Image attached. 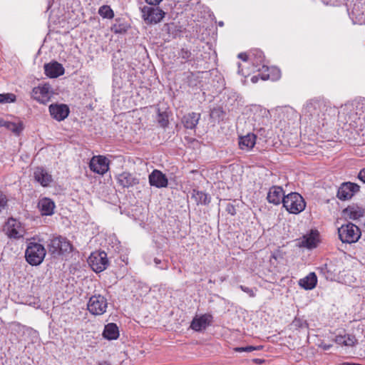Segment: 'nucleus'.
<instances>
[{
  "label": "nucleus",
  "instance_id": "nucleus-1",
  "mask_svg": "<svg viewBox=\"0 0 365 365\" xmlns=\"http://www.w3.org/2000/svg\"><path fill=\"white\" fill-rule=\"evenodd\" d=\"M354 105L353 103H346L343 106L339 113L346 115L349 120L355 121L358 118L357 111H354ZM337 113L335 107H331L329 103L324 100H312L308 102L304 108V113L310 116L318 123L324 124V121L328 118L334 115Z\"/></svg>",
  "mask_w": 365,
  "mask_h": 365
},
{
  "label": "nucleus",
  "instance_id": "nucleus-2",
  "mask_svg": "<svg viewBox=\"0 0 365 365\" xmlns=\"http://www.w3.org/2000/svg\"><path fill=\"white\" fill-rule=\"evenodd\" d=\"M46 256L44 247L37 242H29L27 245L25 257L28 263L31 265L40 264Z\"/></svg>",
  "mask_w": 365,
  "mask_h": 365
},
{
  "label": "nucleus",
  "instance_id": "nucleus-3",
  "mask_svg": "<svg viewBox=\"0 0 365 365\" xmlns=\"http://www.w3.org/2000/svg\"><path fill=\"white\" fill-rule=\"evenodd\" d=\"M283 206L292 214H299L306 207V203L301 195L297 192H291L283 197Z\"/></svg>",
  "mask_w": 365,
  "mask_h": 365
},
{
  "label": "nucleus",
  "instance_id": "nucleus-4",
  "mask_svg": "<svg viewBox=\"0 0 365 365\" xmlns=\"http://www.w3.org/2000/svg\"><path fill=\"white\" fill-rule=\"evenodd\" d=\"M339 237L343 243H354L361 237L360 229L353 223L341 225L338 229Z\"/></svg>",
  "mask_w": 365,
  "mask_h": 365
},
{
  "label": "nucleus",
  "instance_id": "nucleus-5",
  "mask_svg": "<svg viewBox=\"0 0 365 365\" xmlns=\"http://www.w3.org/2000/svg\"><path fill=\"white\" fill-rule=\"evenodd\" d=\"M141 17L147 24H156L165 17V13L159 7L143 6L140 8Z\"/></svg>",
  "mask_w": 365,
  "mask_h": 365
},
{
  "label": "nucleus",
  "instance_id": "nucleus-6",
  "mask_svg": "<svg viewBox=\"0 0 365 365\" xmlns=\"http://www.w3.org/2000/svg\"><path fill=\"white\" fill-rule=\"evenodd\" d=\"M107 307V299L101 294H95L91 297L87 304L88 312L96 316L103 314L106 312Z\"/></svg>",
  "mask_w": 365,
  "mask_h": 365
},
{
  "label": "nucleus",
  "instance_id": "nucleus-7",
  "mask_svg": "<svg viewBox=\"0 0 365 365\" xmlns=\"http://www.w3.org/2000/svg\"><path fill=\"white\" fill-rule=\"evenodd\" d=\"M88 262L96 272H101L108 265L107 254L105 252H93L88 257Z\"/></svg>",
  "mask_w": 365,
  "mask_h": 365
},
{
  "label": "nucleus",
  "instance_id": "nucleus-8",
  "mask_svg": "<svg viewBox=\"0 0 365 365\" xmlns=\"http://www.w3.org/2000/svg\"><path fill=\"white\" fill-rule=\"evenodd\" d=\"M48 248L51 253L60 255L70 252L72 250V245L66 237L58 236L51 240Z\"/></svg>",
  "mask_w": 365,
  "mask_h": 365
},
{
  "label": "nucleus",
  "instance_id": "nucleus-9",
  "mask_svg": "<svg viewBox=\"0 0 365 365\" xmlns=\"http://www.w3.org/2000/svg\"><path fill=\"white\" fill-rule=\"evenodd\" d=\"M5 230L6 235L10 238L19 239L23 237L26 233L25 228L22 224L12 217L8 220Z\"/></svg>",
  "mask_w": 365,
  "mask_h": 365
},
{
  "label": "nucleus",
  "instance_id": "nucleus-10",
  "mask_svg": "<svg viewBox=\"0 0 365 365\" xmlns=\"http://www.w3.org/2000/svg\"><path fill=\"white\" fill-rule=\"evenodd\" d=\"M359 185L356 183L346 182H343L338 188L337 197L341 200L351 199L353 195L359 191Z\"/></svg>",
  "mask_w": 365,
  "mask_h": 365
},
{
  "label": "nucleus",
  "instance_id": "nucleus-11",
  "mask_svg": "<svg viewBox=\"0 0 365 365\" xmlns=\"http://www.w3.org/2000/svg\"><path fill=\"white\" fill-rule=\"evenodd\" d=\"M90 169L99 175L105 174L109 169V160L103 156H93L89 163Z\"/></svg>",
  "mask_w": 365,
  "mask_h": 365
},
{
  "label": "nucleus",
  "instance_id": "nucleus-12",
  "mask_svg": "<svg viewBox=\"0 0 365 365\" xmlns=\"http://www.w3.org/2000/svg\"><path fill=\"white\" fill-rule=\"evenodd\" d=\"M34 98L38 102L46 104L48 103L52 96L49 85L45 84L34 88L32 91Z\"/></svg>",
  "mask_w": 365,
  "mask_h": 365
},
{
  "label": "nucleus",
  "instance_id": "nucleus-13",
  "mask_svg": "<svg viewBox=\"0 0 365 365\" xmlns=\"http://www.w3.org/2000/svg\"><path fill=\"white\" fill-rule=\"evenodd\" d=\"M49 113L53 118L58 121L63 120L69 114V108L66 104H51Z\"/></svg>",
  "mask_w": 365,
  "mask_h": 365
},
{
  "label": "nucleus",
  "instance_id": "nucleus-14",
  "mask_svg": "<svg viewBox=\"0 0 365 365\" xmlns=\"http://www.w3.org/2000/svg\"><path fill=\"white\" fill-rule=\"evenodd\" d=\"M118 184L123 188H129L139 183V179L135 174L123 172L116 175Z\"/></svg>",
  "mask_w": 365,
  "mask_h": 365
},
{
  "label": "nucleus",
  "instance_id": "nucleus-15",
  "mask_svg": "<svg viewBox=\"0 0 365 365\" xmlns=\"http://www.w3.org/2000/svg\"><path fill=\"white\" fill-rule=\"evenodd\" d=\"M149 183L151 186L158 188L166 187L168 180L165 174L158 170H154L148 176Z\"/></svg>",
  "mask_w": 365,
  "mask_h": 365
},
{
  "label": "nucleus",
  "instance_id": "nucleus-16",
  "mask_svg": "<svg viewBox=\"0 0 365 365\" xmlns=\"http://www.w3.org/2000/svg\"><path fill=\"white\" fill-rule=\"evenodd\" d=\"M212 319V317L207 314L195 317L191 322L190 327L195 331H200L210 324Z\"/></svg>",
  "mask_w": 365,
  "mask_h": 365
},
{
  "label": "nucleus",
  "instance_id": "nucleus-17",
  "mask_svg": "<svg viewBox=\"0 0 365 365\" xmlns=\"http://www.w3.org/2000/svg\"><path fill=\"white\" fill-rule=\"evenodd\" d=\"M256 139V135L252 133H249L243 136H240L238 140L239 148L242 150L250 151L255 145Z\"/></svg>",
  "mask_w": 365,
  "mask_h": 365
},
{
  "label": "nucleus",
  "instance_id": "nucleus-18",
  "mask_svg": "<svg viewBox=\"0 0 365 365\" xmlns=\"http://www.w3.org/2000/svg\"><path fill=\"white\" fill-rule=\"evenodd\" d=\"M283 189L279 186H272L270 187L267 199L269 202L274 205H279L282 202L283 197H285Z\"/></svg>",
  "mask_w": 365,
  "mask_h": 365
},
{
  "label": "nucleus",
  "instance_id": "nucleus-19",
  "mask_svg": "<svg viewBox=\"0 0 365 365\" xmlns=\"http://www.w3.org/2000/svg\"><path fill=\"white\" fill-rule=\"evenodd\" d=\"M44 71L47 76L50 78H57L64 73L63 66L56 62H52L44 65Z\"/></svg>",
  "mask_w": 365,
  "mask_h": 365
},
{
  "label": "nucleus",
  "instance_id": "nucleus-20",
  "mask_svg": "<svg viewBox=\"0 0 365 365\" xmlns=\"http://www.w3.org/2000/svg\"><path fill=\"white\" fill-rule=\"evenodd\" d=\"M55 203L49 198L41 199L38 203V207L42 215H51L53 214Z\"/></svg>",
  "mask_w": 365,
  "mask_h": 365
},
{
  "label": "nucleus",
  "instance_id": "nucleus-21",
  "mask_svg": "<svg viewBox=\"0 0 365 365\" xmlns=\"http://www.w3.org/2000/svg\"><path fill=\"white\" fill-rule=\"evenodd\" d=\"M364 209L357 205L348 206L343 210L344 216L353 220L359 219L364 216Z\"/></svg>",
  "mask_w": 365,
  "mask_h": 365
},
{
  "label": "nucleus",
  "instance_id": "nucleus-22",
  "mask_svg": "<svg viewBox=\"0 0 365 365\" xmlns=\"http://www.w3.org/2000/svg\"><path fill=\"white\" fill-rule=\"evenodd\" d=\"M317 283V277L314 272H310L307 276L299 281L300 287L306 290L314 289Z\"/></svg>",
  "mask_w": 365,
  "mask_h": 365
},
{
  "label": "nucleus",
  "instance_id": "nucleus-23",
  "mask_svg": "<svg viewBox=\"0 0 365 365\" xmlns=\"http://www.w3.org/2000/svg\"><path fill=\"white\" fill-rule=\"evenodd\" d=\"M34 174L35 180L42 186H47L51 181V175L42 168H37Z\"/></svg>",
  "mask_w": 365,
  "mask_h": 365
},
{
  "label": "nucleus",
  "instance_id": "nucleus-24",
  "mask_svg": "<svg viewBox=\"0 0 365 365\" xmlns=\"http://www.w3.org/2000/svg\"><path fill=\"white\" fill-rule=\"evenodd\" d=\"M318 234L316 232H312L310 234L304 235L299 242L301 247L312 249L317 247Z\"/></svg>",
  "mask_w": 365,
  "mask_h": 365
},
{
  "label": "nucleus",
  "instance_id": "nucleus-25",
  "mask_svg": "<svg viewBox=\"0 0 365 365\" xmlns=\"http://www.w3.org/2000/svg\"><path fill=\"white\" fill-rule=\"evenodd\" d=\"M200 118V113L192 112L183 117L182 123L186 128L192 130L196 127Z\"/></svg>",
  "mask_w": 365,
  "mask_h": 365
},
{
  "label": "nucleus",
  "instance_id": "nucleus-26",
  "mask_svg": "<svg viewBox=\"0 0 365 365\" xmlns=\"http://www.w3.org/2000/svg\"><path fill=\"white\" fill-rule=\"evenodd\" d=\"M103 335L109 340L116 339L119 336L118 327L114 323H109L106 325Z\"/></svg>",
  "mask_w": 365,
  "mask_h": 365
},
{
  "label": "nucleus",
  "instance_id": "nucleus-27",
  "mask_svg": "<svg viewBox=\"0 0 365 365\" xmlns=\"http://www.w3.org/2000/svg\"><path fill=\"white\" fill-rule=\"evenodd\" d=\"M335 342L339 345L353 346L356 344L357 339L352 334L338 335L335 338Z\"/></svg>",
  "mask_w": 365,
  "mask_h": 365
},
{
  "label": "nucleus",
  "instance_id": "nucleus-28",
  "mask_svg": "<svg viewBox=\"0 0 365 365\" xmlns=\"http://www.w3.org/2000/svg\"><path fill=\"white\" fill-rule=\"evenodd\" d=\"M192 198L195 200L197 204L207 205L210 202V197L202 191L193 190Z\"/></svg>",
  "mask_w": 365,
  "mask_h": 365
},
{
  "label": "nucleus",
  "instance_id": "nucleus-29",
  "mask_svg": "<svg viewBox=\"0 0 365 365\" xmlns=\"http://www.w3.org/2000/svg\"><path fill=\"white\" fill-rule=\"evenodd\" d=\"M5 128L13 132L16 135H19L24 129L23 123L21 122L14 123L7 121Z\"/></svg>",
  "mask_w": 365,
  "mask_h": 365
},
{
  "label": "nucleus",
  "instance_id": "nucleus-30",
  "mask_svg": "<svg viewBox=\"0 0 365 365\" xmlns=\"http://www.w3.org/2000/svg\"><path fill=\"white\" fill-rule=\"evenodd\" d=\"M250 58L252 60L253 64L257 67L263 63L264 56L262 51L259 50H255L252 51L250 55Z\"/></svg>",
  "mask_w": 365,
  "mask_h": 365
},
{
  "label": "nucleus",
  "instance_id": "nucleus-31",
  "mask_svg": "<svg viewBox=\"0 0 365 365\" xmlns=\"http://www.w3.org/2000/svg\"><path fill=\"white\" fill-rule=\"evenodd\" d=\"M99 15L104 19H111L114 16V12L108 5H103L99 8Z\"/></svg>",
  "mask_w": 365,
  "mask_h": 365
},
{
  "label": "nucleus",
  "instance_id": "nucleus-32",
  "mask_svg": "<svg viewBox=\"0 0 365 365\" xmlns=\"http://www.w3.org/2000/svg\"><path fill=\"white\" fill-rule=\"evenodd\" d=\"M15 101L16 96L12 93L0 94V103H12Z\"/></svg>",
  "mask_w": 365,
  "mask_h": 365
},
{
  "label": "nucleus",
  "instance_id": "nucleus-33",
  "mask_svg": "<svg viewBox=\"0 0 365 365\" xmlns=\"http://www.w3.org/2000/svg\"><path fill=\"white\" fill-rule=\"evenodd\" d=\"M261 346H247L244 347H236L235 348V351L237 352H252L255 350H260Z\"/></svg>",
  "mask_w": 365,
  "mask_h": 365
},
{
  "label": "nucleus",
  "instance_id": "nucleus-34",
  "mask_svg": "<svg viewBox=\"0 0 365 365\" xmlns=\"http://www.w3.org/2000/svg\"><path fill=\"white\" fill-rule=\"evenodd\" d=\"M158 122L162 127H165L168 124V115L165 113H159L158 116Z\"/></svg>",
  "mask_w": 365,
  "mask_h": 365
},
{
  "label": "nucleus",
  "instance_id": "nucleus-35",
  "mask_svg": "<svg viewBox=\"0 0 365 365\" xmlns=\"http://www.w3.org/2000/svg\"><path fill=\"white\" fill-rule=\"evenodd\" d=\"M179 56L183 59L188 60L191 56V52L188 49L182 48L179 53Z\"/></svg>",
  "mask_w": 365,
  "mask_h": 365
},
{
  "label": "nucleus",
  "instance_id": "nucleus-36",
  "mask_svg": "<svg viewBox=\"0 0 365 365\" xmlns=\"http://www.w3.org/2000/svg\"><path fill=\"white\" fill-rule=\"evenodd\" d=\"M7 204L6 195L0 190V212L5 208Z\"/></svg>",
  "mask_w": 365,
  "mask_h": 365
},
{
  "label": "nucleus",
  "instance_id": "nucleus-37",
  "mask_svg": "<svg viewBox=\"0 0 365 365\" xmlns=\"http://www.w3.org/2000/svg\"><path fill=\"white\" fill-rule=\"evenodd\" d=\"M273 71H275L277 73V75L276 76H270L269 74H267V75H262L261 78L262 80H268V79H272V80H276V79H278L280 76L279 75V71L277 70V69H275V68H273Z\"/></svg>",
  "mask_w": 365,
  "mask_h": 365
},
{
  "label": "nucleus",
  "instance_id": "nucleus-38",
  "mask_svg": "<svg viewBox=\"0 0 365 365\" xmlns=\"http://www.w3.org/2000/svg\"><path fill=\"white\" fill-rule=\"evenodd\" d=\"M240 288L242 291L248 294L250 297H254L255 296V293L252 289L243 285H240Z\"/></svg>",
  "mask_w": 365,
  "mask_h": 365
},
{
  "label": "nucleus",
  "instance_id": "nucleus-39",
  "mask_svg": "<svg viewBox=\"0 0 365 365\" xmlns=\"http://www.w3.org/2000/svg\"><path fill=\"white\" fill-rule=\"evenodd\" d=\"M223 113V111L222 110V108H213L212 110H211V113H210V115L212 117H220L221 114Z\"/></svg>",
  "mask_w": 365,
  "mask_h": 365
},
{
  "label": "nucleus",
  "instance_id": "nucleus-40",
  "mask_svg": "<svg viewBox=\"0 0 365 365\" xmlns=\"http://www.w3.org/2000/svg\"><path fill=\"white\" fill-rule=\"evenodd\" d=\"M255 111L256 113H259V115H261L262 118H264L265 115L267 116L268 113V111L266 109L262 108L260 107L255 108Z\"/></svg>",
  "mask_w": 365,
  "mask_h": 365
},
{
  "label": "nucleus",
  "instance_id": "nucleus-41",
  "mask_svg": "<svg viewBox=\"0 0 365 365\" xmlns=\"http://www.w3.org/2000/svg\"><path fill=\"white\" fill-rule=\"evenodd\" d=\"M358 178L360 180L365 182V168H363L359 173Z\"/></svg>",
  "mask_w": 365,
  "mask_h": 365
},
{
  "label": "nucleus",
  "instance_id": "nucleus-42",
  "mask_svg": "<svg viewBox=\"0 0 365 365\" xmlns=\"http://www.w3.org/2000/svg\"><path fill=\"white\" fill-rule=\"evenodd\" d=\"M238 58L242 59L243 61H247L248 59H250V56H248L245 53H239Z\"/></svg>",
  "mask_w": 365,
  "mask_h": 365
},
{
  "label": "nucleus",
  "instance_id": "nucleus-43",
  "mask_svg": "<svg viewBox=\"0 0 365 365\" xmlns=\"http://www.w3.org/2000/svg\"><path fill=\"white\" fill-rule=\"evenodd\" d=\"M150 5H158L163 0H145Z\"/></svg>",
  "mask_w": 365,
  "mask_h": 365
},
{
  "label": "nucleus",
  "instance_id": "nucleus-44",
  "mask_svg": "<svg viewBox=\"0 0 365 365\" xmlns=\"http://www.w3.org/2000/svg\"><path fill=\"white\" fill-rule=\"evenodd\" d=\"M227 210L229 213L234 215L235 214V209L232 205H228L227 207Z\"/></svg>",
  "mask_w": 365,
  "mask_h": 365
},
{
  "label": "nucleus",
  "instance_id": "nucleus-45",
  "mask_svg": "<svg viewBox=\"0 0 365 365\" xmlns=\"http://www.w3.org/2000/svg\"><path fill=\"white\" fill-rule=\"evenodd\" d=\"M6 122L7 120H5L3 118H0V127H5Z\"/></svg>",
  "mask_w": 365,
  "mask_h": 365
},
{
  "label": "nucleus",
  "instance_id": "nucleus-46",
  "mask_svg": "<svg viewBox=\"0 0 365 365\" xmlns=\"http://www.w3.org/2000/svg\"><path fill=\"white\" fill-rule=\"evenodd\" d=\"M154 262H155L156 266H158V264H160L161 263V260L158 259V258H155L154 259Z\"/></svg>",
  "mask_w": 365,
  "mask_h": 365
},
{
  "label": "nucleus",
  "instance_id": "nucleus-47",
  "mask_svg": "<svg viewBox=\"0 0 365 365\" xmlns=\"http://www.w3.org/2000/svg\"><path fill=\"white\" fill-rule=\"evenodd\" d=\"M240 66H241V65H240V63H239L238 64V73L244 75L245 73H243L242 69L240 68Z\"/></svg>",
  "mask_w": 365,
  "mask_h": 365
},
{
  "label": "nucleus",
  "instance_id": "nucleus-48",
  "mask_svg": "<svg viewBox=\"0 0 365 365\" xmlns=\"http://www.w3.org/2000/svg\"><path fill=\"white\" fill-rule=\"evenodd\" d=\"M257 79H258L257 76H255L252 77L251 81L252 83H255L257 82Z\"/></svg>",
  "mask_w": 365,
  "mask_h": 365
},
{
  "label": "nucleus",
  "instance_id": "nucleus-49",
  "mask_svg": "<svg viewBox=\"0 0 365 365\" xmlns=\"http://www.w3.org/2000/svg\"><path fill=\"white\" fill-rule=\"evenodd\" d=\"M98 365H110L109 363H108L107 361H102V362H100L98 364Z\"/></svg>",
  "mask_w": 365,
  "mask_h": 365
},
{
  "label": "nucleus",
  "instance_id": "nucleus-50",
  "mask_svg": "<svg viewBox=\"0 0 365 365\" xmlns=\"http://www.w3.org/2000/svg\"><path fill=\"white\" fill-rule=\"evenodd\" d=\"M257 117L258 116L255 117V120H257L259 122V124H260L261 123H262L263 120L257 119Z\"/></svg>",
  "mask_w": 365,
  "mask_h": 365
},
{
  "label": "nucleus",
  "instance_id": "nucleus-51",
  "mask_svg": "<svg viewBox=\"0 0 365 365\" xmlns=\"http://www.w3.org/2000/svg\"><path fill=\"white\" fill-rule=\"evenodd\" d=\"M162 269H168V264L166 262L164 263V266L160 267Z\"/></svg>",
  "mask_w": 365,
  "mask_h": 365
},
{
  "label": "nucleus",
  "instance_id": "nucleus-52",
  "mask_svg": "<svg viewBox=\"0 0 365 365\" xmlns=\"http://www.w3.org/2000/svg\"><path fill=\"white\" fill-rule=\"evenodd\" d=\"M330 347H331V345H324V349L327 350V349H329Z\"/></svg>",
  "mask_w": 365,
  "mask_h": 365
},
{
  "label": "nucleus",
  "instance_id": "nucleus-53",
  "mask_svg": "<svg viewBox=\"0 0 365 365\" xmlns=\"http://www.w3.org/2000/svg\"><path fill=\"white\" fill-rule=\"evenodd\" d=\"M359 106H360L359 104H358L357 106H356V110H358V108H359Z\"/></svg>",
  "mask_w": 365,
  "mask_h": 365
},
{
  "label": "nucleus",
  "instance_id": "nucleus-54",
  "mask_svg": "<svg viewBox=\"0 0 365 365\" xmlns=\"http://www.w3.org/2000/svg\"><path fill=\"white\" fill-rule=\"evenodd\" d=\"M220 26H222L223 25V23L222 22H220Z\"/></svg>",
  "mask_w": 365,
  "mask_h": 365
}]
</instances>
